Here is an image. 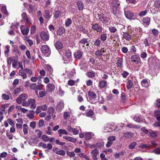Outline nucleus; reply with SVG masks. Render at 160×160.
Returning a JSON list of instances; mask_svg holds the SVG:
<instances>
[{
	"instance_id": "f257e3e1",
	"label": "nucleus",
	"mask_w": 160,
	"mask_h": 160,
	"mask_svg": "<svg viewBox=\"0 0 160 160\" xmlns=\"http://www.w3.org/2000/svg\"><path fill=\"white\" fill-rule=\"evenodd\" d=\"M119 3L118 0H113L111 3V7L112 8V12L113 14L116 16H118L119 13L118 9L119 8Z\"/></svg>"
},
{
	"instance_id": "f03ea898",
	"label": "nucleus",
	"mask_w": 160,
	"mask_h": 160,
	"mask_svg": "<svg viewBox=\"0 0 160 160\" xmlns=\"http://www.w3.org/2000/svg\"><path fill=\"white\" fill-rule=\"evenodd\" d=\"M32 71L31 69L28 68H26L23 69H21L19 70V75L22 76L23 79L27 78V73H28L29 75H31L32 74Z\"/></svg>"
},
{
	"instance_id": "7ed1b4c3",
	"label": "nucleus",
	"mask_w": 160,
	"mask_h": 160,
	"mask_svg": "<svg viewBox=\"0 0 160 160\" xmlns=\"http://www.w3.org/2000/svg\"><path fill=\"white\" fill-rule=\"evenodd\" d=\"M94 136V134L91 132H88L86 133H82L81 131V138H83L85 137L86 140H89L93 138Z\"/></svg>"
},
{
	"instance_id": "20e7f679",
	"label": "nucleus",
	"mask_w": 160,
	"mask_h": 160,
	"mask_svg": "<svg viewBox=\"0 0 160 160\" xmlns=\"http://www.w3.org/2000/svg\"><path fill=\"white\" fill-rule=\"evenodd\" d=\"M42 52L46 57H48L50 54V51L47 45H43L41 48Z\"/></svg>"
},
{
	"instance_id": "39448f33",
	"label": "nucleus",
	"mask_w": 160,
	"mask_h": 160,
	"mask_svg": "<svg viewBox=\"0 0 160 160\" xmlns=\"http://www.w3.org/2000/svg\"><path fill=\"white\" fill-rule=\"evenodd\" d=\"M88 94L90 97L89 99L90 100V102L92 103H96L98 101L96 99V94L93 92L89 91L88 92Z\"/></svg>"
},
{
	"instance_id": "423d86ee",
	"label": "nucleus",
	"mask_w": 160,
	"mask_h": 160,
	"mask_svg": "<svg viewBox=\"0 0 160 160\" xmlns=\"http://www.w3.org/2000/svg\"><path fill=\"white\" fill-rule=\"evenodd\" d=\"M131 61L135 62L136 64L140 65L142 62L139 57L137 55H133L131 57Z\"/></svg>"
},
{
	"instance_id": "0eeeda50",
	"label": "nucleus",
	"mask_w": 160,
	"mask_h": 160,
	"mask_svg": "<svg viewBox=\"0 0 160 160\" xmlns=\"http://www.w3.org/2000/svg\"><path fill=\"white\" fill-rule=\"evenodd\" d=\"M92 28L94 31H96L97 32L101 33L102 32V28L101 26H99L97 23L92 24Z\"/></svg>"
},
{
	"instance_id": "6e6552de",
	"label": "nucleus",
	"mask_w": 160,
	"mask_h": 160,
	"mask_svg": "<svg viewBox=\"0 0 160 160\" xmlns=\"http://www.w3.org/2000/svg\"><path fill=\"white\" fill-rule=\"evenodd\" d=\"M27 98V95L25 93L20 94L16 99L17 102L20 104L22 102H24Z\"/></svg>"
},
{
	"instance_id": "1a4fd4ad",
	"label": "nucleus",
	"mask_w": 160,
	"mask_h": 160,
	"mask_svg": "<svg viewBox=\"0 0 160 160\" xmlns=\"http://www.w3.org/2000/svg\"><path fill=\"white\" fill-rule=\"evenodd\" d=\"M56 110L58 112L62 111L64 108V103L63 101H60L57 102L56 105Z\"/></svg>"
},
{
	"instance_id": "9d476101",
	"label": "nucleus",
	"mask_w": 160,
	"mask_h": 160,
	"mask_svg": "<svg viewBox=\"0 0 160 160\" xmlns=\"http://www.w3.org/2000/svg\"><path fill=\"white\" fill-rule=\"evenodd\" d=\"M52 151L53 152L55 153L56 154L62 156H64L65 154V152L64 150H59L57 148H53Z\"/></svg>"
},
{
	"instance_id": "9b49d317",
	"label": "nucleus",
	"mask_w": 160,
	"mask_h": 160,
	"mask_svg": "<svg viewBox=\"0 0 160 160\" xmlns=\"http://www.w3.org/2000/svg\"><path fill=\"white\" fill-rule=\"evenodd\" d=\"M155 115L157 116V119L159 122H156L153 124L155 127H158L160 126V111H156L155 112Z\"/></svg>"
},
{
	"instance_id": "f8f14e48",
	"label": "nucleus",
	"mask_w": 160,
	"mask_h": 160,
	"mask_svg": "<svg viewBox=\"0 0 160 160\" xmlns=\"http://www.w3.org/2000/svg\"><path fill=\"white\" fill-rule=\"evenodd\" d=\"M116 139L115 136H110L108 138V141L106 144L107 147H110L113 143V141H114Z\"/></svg>"
},
{
	"instance_id": "ddd939ff",
	"label": "nucleus",
	"mask_w": 160,
	"mask_h": 160,
	"mask_svg": "<svg viewBox=\"0 0 160 160\" xmlns=\"http://www.w3.org/2000/svg\"><path fill=\"white\" fill-rule=\"evenodd\" d=\"M29 106H30L31 109H34L36 107V105L35 103V100L34 99L29 98L28 100Z\"/></svg>"
},
{
	"instance_id": "4468645a",
	"label": "nucleus",
	"mask_w": 160,
	"mask_h": 160,
	"mask_svg": "<svg viewBox=\"0 0 160 160\" xmlns=\"http://www.w3.org/2000/svg\"><path fill=\"white\" fill-rule=\"evenodd\" d=\"M21 32L22 34L24 35H27L28 33L29 28L28 27L24 28L23 26H21L20 27Z\"/></svg>"
},
{
	"instance_id": "2eb2a0df",
	"label": "nucleus",
	"mask_w": 160,
	"mask_h": 160,
	"mask_svg": "<svg viewBox=\"0 0 160 160\" xmlns=\"http://www.w3.org/2000/svg\"><path fill=\"white\" fill-rule=\"evenodd\" d=\"M40 37L43 40L47 41L48 40L49 36L46 32H41L40 34Z\"/></svg>"
},
{
	"instance_id": "dca6fc26",
	"label": "nucleus",
	"mask_w": 160,
	"mask_h": 160,
	"mask_svg": "<svg viewBox=\"0 0 160 160\" xmlns=\"http://www.w3.org/2000/svg\"><path fill=\"white\" fill-rule=\"evenodd\" d=\"M43 17L46 20H48L51 18L52 14H51L50 12L48 10H45L43 14Z\"/></svg>"
},
{
	"instance_id": "f3484780",
	"label": "nucleus",
	"mask_w": 160,
	"mask_h": 160,
	"mask_svg": "<svg viewBox=\"0 0 160 160\" xmlns=\"http://www.w3.org/2000/svg\"><path fill=\"white\" fill-rule=\"evenodd\" d=\"M122 36L124 39L127 41H130L131 39V35H130L128 32H123Z\"/></svg>"
},
{
	"instance_id": "a211bd4d",
	"label": "nucleus",
	"mask_w": 160,
	"mask_h": 160,
	"mask_svg": "<svg viewBox=\"0 0 160 160\" xmlns=\"http://www.w3.org/2000/svg\"><path fill=\"white\" fill-rule=\"evenodd\" d=\"M124 13L126 17L128 19H131L134 15V13L130 11H125Z\"/></svg>"
},
{
	"instance_id": "6ab92c4d",
	"label": "nucleus",
	"mask_w": 160,
	"mask_h": 160,
	"mask_svg": "<svg viewBox=\"0 0 160 160\" xmlns=\"http://www.w3.org/2000/svg\"><path fill=\"white\" fill-rule=\"evenodd\" d=\"M22 17L24 22L26 23H30V22L29 20L28 16L26 12H23L22 14Z\"/></svg>"
},
{
	"instance_id": "aec40b11",
	"label": "nucleus",
	"mask_w": 160,
	"mask_h": 160,
	"mask_svg": "<svg viewBox=\"0 0 160 160\" xmlns=\"http://www.w3.org/2000/svg\"><path fill=\"white\" fill-rule=\"evenodd\" d=\"M55 88L54 85L52 84L49 83L47 86V89L48 92L53 91L55 89Z\"/></svg>"
},
{
	"instance_id": "412c9836",
	"label": "nucleus",
	"mask_w": 160,
	"mask_h": 160,
	"mask_svg": "<svg viewBox=\"0 0 160 160\" xmlns=\"http://www.w3.org/2000/svg\"><path fill=\"white\" fill-rule=\"evenodd\" d=\"M113 129L110 125L108 124L105 125L104 127V131L105 132H111L112 131Z\"/></svg>"
},
{
	"instance_id": "4be33fe9",
	"label": "nucleus",
	"mask_w": 160,
	"mask_h": 160,
	"mask_svg": "<svg viewBox=\"0 0 160 160\" xmlns=\"http://www.w3.org/2000/svg\"><path fill=\"white\" fill-rule=\"evenodd\" d=\"M149 80L146 79H143L141 82L142 85L144 87H147L149 85Z\"/></svg>"
},
{
	"instance_id": "5701e85b",
	"label": "nucleus",
	"mask_w": 160,
	"mask_h": 160,
	"mask_svg": "<svg viewBox=\"0 0 160 160\" xmlns=\"http://www.w3.org/2000/svg\"><path fill=\"white\" fill-rule=\"evenodd\" d=\"M63 139L72 142L74 143L76 141V139L70 137L63 136Z\"/></svg>"
},
{
	"instance_id": "b1692460",
	"label": "nucleus",
	"mask_w": 160,
	"mask_h": 160,
	"mask_svg": "<svg viewBox=\"0 0 160 160\" xmlns=\"http://www.w3.org/2000/svg\"><path fill=\"white\" fill-rule=\"evenodd\" d=\"M65 32V29L63 27H60L57 31V33L58 35L61 36Z\"/></svg>"
},
{
	"instance_id": "393cba45",
	"label": "nucleus",
	"mask_w": 160,
	"mask_h": 160,
	"mask_svg": "<svg viewBox=\"0 0 160 160\" xmlns=\"http://www.w3.org/2000/svg\"><path fill=\"white\" fill-rule=\"evenodd\" d=\"M133 120L136 122H143L141 117L138 115H136L133 118Z\"/></svg>"
},
{
	"instance_id": "a878e982",
	"label": "nucleus",
	"mask_w": 160,
	"mask_h": 160,
	"mask_svg": "<svg viewBox=\"0 0 160 160\" xmlns=\"http://www.w3.org/2000/svg\"><path fill=\"white\" fill-rule=\"evenodd\" d=\"M142 22L143 23L148 25L150 22V19L149 17H146L143 18Z\"/></svg>"
},
{
	"instance_id": "bb28decb",
	"label": "nucleus",
	"mask_w": 160,
	"mask_h": 160,
	"mask_svg": "<svg viewBox=\"0 0 160 160\" xmlns=\"http://www.w3.org/2000/svg\"><path fill=\"white\" fill-rule=\"evenodd\" d=\"M127 88L128 89H131L133 85V82L131 80H129L126 83Z\"/></svg>"
},
{
	"instance_id": "cd10ccee",
	"label": "nucleus",
	"mask_w": 160,
	"mask_h": 160,
	"mask_svg": "<svg viewBox=\"0 0 160 160\" xmlns=\"http://www.w3.org/2000/svg\"><path fill=\"white\" fill-rule=\"evenodd\" d=\"M123 136L124 137L131 138L133 136V133L130 132H127L125 133Z\"/></svg>"
},
{
	"instance_id": "c85d7f7f",
	"label": "nucleus",
	"mask_w": 160,
	"mask_h": 160,
	"mask_svg": "<svg viewBox=\"0 0 160 160\" xmlns=\"http://www.w3.org/2000/svg\"><path fill=\"white\" fill-rule=\"evenodd\" d=\"M75 74L76 72L75 69H72L68 74V76L70 78H72Z\"/></svg>"
},
{
	"instance_id": "c756f323",
	"label": "nucleus",
	"mask_w": 160,
	"mask_h": 160,
	"mask_svg": "<svg viewBox=\"0 0 160 160\" xmlns=\"http://www.w3.org/2000/svg\"><path fill=\"white\" fill-rule=\"evenodd\" d=\"M28 127L27 125L24 124L23 125V131L25 134H27L28 133Z\"/></svg>"
},
{
	"instance_id": "7c9ffc66",
	"label": "nucleus",
	"mask_w": 160,
	"mask_h": 160,
	"mask_svg": "<svg viewBox=\"0 0 160 160\" xmlns=\"http://www.w3.org/2000/svg\"><path fill=\"white\" fill-rule=\"evenodd\" d=\"M55 46L56 48L61 49L62 48V44L61 42L57 41L55 43Z\"/></svg>"
},
{
	"instance_id": "2f4dec72",
	"label": "nucleus",
	"mask_w": 160,
	"mask_h": 160,
	"mask_svg": "<svg viewBox=\"0 0 160 160\" xmlns=\"http://www.w3.org/2000/svg\"><path fill=\"white\" fill-rule=\"evenodd\" d=\"M107 84V82L105 81H102L99 82V85L100 88H103L106 86Z\"/></svg>"
},
{
	"instance_id": "473e14b6",
	"label": "nucleus",
	"mask_w": 160,
	"mask_h": 160,
	"mask_svg": "<svg viewBox=\"0 0 160 160\" xmlns=\"http://www.w3.org/2000/svg\"><path fill=\"white\" fill-rule=\"evenodd\" d=\"M104 51H102L101 50H98L95 52V55L97 57H101L102 55V52H104Z\"/></svg>"
},
{
	"instance_id": "72a5a7b5",
	"label": "nucleus",
	"mask_w": 160,
	"mask_h": 160,
	"mask_svg": "<svg viewBox=\"0 0 160 160\" xmlns=\"http://www.w3.org/2000/svg\"><path fill=\"white\" fill-rule=\"evenodd\" d=\"M30 113L28 114L27 116L28 118H29L30 119H32L34 117V114L35 112L33 110H30Z\"/></svg>"
},
{
	"instance_id": "f704fd0d",
	"label": "nucleus",
	"mask_w": 160,
	"mask_h": 160,
	"mask_svg": "<svg viewBox=\"0 0 160 160\" xmlns=\"http://www.w3.org/2000/svg\"><path fill=\"white\" fill-rule=\"evenodd\" d=\"M123 60L122 58H119L117 61V64L118 66L120 68H122L123 66Z\"/></svg>"
},
{
	"instance_id": "c9c22d12",
	"label": "nucleus",
	"mask_w": 160,
	"mask_h": 160,
	"mask_svg": "<svg viewBox=\"0 0 160 160\" xmlns=\"http://www.w3.org/2000/svg\"><path fill=\"white\" fill-rule=\"evenodd\" d=\"M81 159L82 160H90L86 154L82 153H81Z\"/></svg>"
},
{
	"instance_id": "e433bc0d",
	"label": "nucleus",
	"mask_w": 160,
	"mask_h": 160,
	"mask_svg": "<svg viewBox=\"0 0 160 160\" xmlns=\"http://www.w3.org/2000/svg\"><path fill=\"white\" fill-rule=\"evenodd\" d=\"M88 41L87 39L84 38L82 39L81 41V46L83 47H84V46L83 44H86V46H87L88 43Z\"/></svg>"
},
{
	"instance_id": "4c0bfd02",
	"label": "nucleus",
	"mask_w": 160,
	"mask_h": 160,
	"mask_svg": "<svg viewBox=\"0 0 160 160\" xmlns=\"http://www.w3.org/2000/svg\"><path fill=\"white\" fill-rule=\"evenodd\" d=\"M45 69L48 71L50 73H51L52 71V69L51 66L49 65H45Z\"/></svg>"
},
{
	"instance_id": "58836bf2",
	"label": "nucleus",
	"mask_w": 160,
	"mask_h": 160,
	"mask_svg": "<svg viewBox=\"0 0 160 160\" xmlns=\"http://www.w3.org/2000/svg\"><path fill=\"white\" fill-rule=\"evenodd\" d=\"M1 10L2 12L5 15L8 14V12L7 10L6 7L5 6H3L1 7Z\"/></svg>"
},
{
	"instance_id": "ea45409f",
	"label": "nucleus",
	"mask_w": 160,
	"mask_h": 160,
	"mask_svg": "<svg viewBox=\"0 0 160 160\" xmlns=\"http://www.w3.org/2000/svg\"><path fill=\"white\" fill-rule=\"evenodd\" d=\"M58 132L59 134H64L67 135L68 134L67 132L64 129H60L58 130Z\"/></svg>"
},
{
	"instance_id": "a19ab883",
	"label": "nucleus",
	"mask_w": 160,
	"mask_h": 160,
	"mask_svg": "<svg viewBox=\"0 0 160 160\" xmlns=\"http://www.w3.org/2000/svg\"><path fill=\"white\" fill-rule=\"evenodd\" d=\"M23 90V87L22 86H20L19 88L15 89V92L16 93H19Z\"/></svg>"
},
{
	"instance_id": "79ce46f5",
	"label": "nucleus",
	"mask_w": 160,
	"mask_h": 160,
	"mask_svg": "<svg viewBox=\"0 0 160 160\" xmlns=\"http://www.w3.org/2000/svg\"><path fill=\"white\" fill-rule=\"evenodd\" d=\"M65 55L68 58L71 57V52L69 50H66L65 52Z\"/></svg>"
},
{
	"instance_id": "37998d69",
	"label": "nucleus",
	"mask_w": 160,
	"mask_h": 160,
	"mask_svg": "<svg viewBox=\"0 0 160 160\" xmlns=\"http://www.w3.org/2000/svg\"><path fill=\"white\" fill-rule=\"evenodd\" d=\"M72 23V21L70 18H68L65 22V26L66 27L69 26Z\"/></svg>"
},
{
	"instance_id": "c03bdc74",
	"label": "nucleus",
	"mask_w": 160,
	"mask_h": 160,
	"mask_svg": "<svg viewBox=\"0 0 160 160\" xmlns=\"http://www.w3.org/2000/svg\"><path fill=\"white\" fill-rule=\"evenodd\" d=\"M158 134L156 131H152L150 133V135L152 138H155L158 136Z\"/></svg>"
},
{
	"instance_id": "a18cd8bd",
	"label": "nucleus",
	"mask_w": 160,
	"mask_h": 160,
	"mask_svg": "<svg viewBox=\"0 0 160 160\" xmlns=\"http://www.w3.org/2000/svg\"><path fill=\"white\" fill-rule=\"evenodd\" d=\"M91 153L92 155L97 156L98 153V150L97 149H95L92 151Z\"/></svg>"
},
{
	"instance_id": "49530a36",
	"label": "nucleus",
	"mask_w": 160,
	"mask_h": 160,
	"mask_svg": "<svg viewBox=\"0 0 160 160\" xmlns=\"http://www.w3.org/2000/svg\"><path fill=\"white\" fill-rule=\"evenodd\" d=\"M75 57L77 59L80 58V51L79 50H78L76 52H75L74 54Z\"/></svg>"
},
{
	"instance_id": "de8ad7c7",
	"label": "nucleus",
	"mask_w": 160,
	"mask_h": 160,
	"mask_svg": "<svg viewBox=\"0 0 160 160\" xmlns=\"http://www.w3.org/2000/svg\"><path fill=\"white\" fill-rule=\"evenodd\" d=\"M137 144L136 142H133L131 143L128 146L129 148L130 149H133L135 148V146Z\"/></svg>"
},
{
	"instance_id": "09e8293b",
	"label": "nucleus",
	"mask_w": 160,
	"mask_h": 160,
	"mask_svg": "<svg viewBox=\"0 0 160 160\" xmlns=\"http://www.w3.org/2000/svg\"><path fill=\"white\" fill-rule=\"evenodd\" d=\"M61 14L60 11L56 10L55 12L54 13V17L55 18H57Z\"/></svg>"
},
{
	"instance_id": "8fccbe9b",
	"label": "nucleus",
	"mask_w": 160,
	"mask_h": 160,
	"mask_svg": "<svg viewBox=\"0 0 160 160\" xmlns=\"http://www.w3.org/2000/svg\"><path fill=\"white\" fill-rule=\"evenodd\" d=\"M86 115L88 117H92L94 114L93 111L92 110H89L86 113Z\"/></svg>"
},
{
	"instance_id": "3c124183",
	"label": "nucleus",
	"mask_w": 160,
	"mask_h": 160,
	"mask_svg": "<svg viewBox=\"0 0 160 160\" xmlns=\"http://www.w3.org/2000/svg\"><path fill=\"white\" fill-rule=\"evenodd\" d=\"M6 136L9 140H11L13 138V135L11 132H7Z\"/></svg>"
},
{
	"instance_id": "603ef678",
	"label": "nucleus",
	"mask_w": 160,
	"mask_h": 160,
	"mask_svg": "<svg viewBox=\"0 0 160 160\" xmlns=\"http://www.w3.org/2000/svg\"><path fill=\"white\" fill-rule=\"evenodd\" d=\"M107 38V35L106 34H103L100 36V38L102 40L104 41H105Z\"/></svg>"
},
{
	"instance_id": "864d4df0",
	"label": "nucleus",
	"mask_w": 160,
	"mask_h": 160,
	"mask_svg": "<svg viewBox=\"0 0 160 160\" xmlns=\"http://www.w3.org/2000/svg\"><path fill=\"white\" fill-rule=\"evenodd\" d=\"M30 88L31 89L36 90L37 88V84L35 83L32 84L30 85Z\"/></svg>"
},
{
	"instance_id": "5fc2aeb1",
	"label": "nucleus",
	"mask_w": 160,
	"mask_h": 160,
	"mask_svg": "<svg viewBox=\"0 0 160 160\" xmlns=\"http://www.w3.org/2000/svg\"><path fill=\"white\" fill-rule=\"evenodd\" d=\"M109 30L112 33H114L117 30L115 27L112 26H111L109 28Z\"/></svg>"
},
{
	"instance_id": "6e6d98bb",
	"label": "nucleus",
	"mask_w": 160,
	"mask_h": 160,
	"mask_svg": "<svg viewBox=\"0 0 160 160\" xmlns=\"http://www.w3.org/2000/svg\"><path fill=\"white\" fill-rule=\"evenodd\" d=\"M155 62L156 63V64L155 65V67L158 68H160V60H155Z\"/></svg>"
},
{
	"instance_id": "4d7b16f0",
	"label": "nucleus",
	"mask_w": 160,
	"mask_h": 160,
	"mask_svg": "<svg viewBox=\"0 0 160 160\" xmlns=\"http://www.w3.org/2000/svg\"><path fill=\"white\" fill-rule=\"evenodd\" d=\"M70 115L69 113L68 112H64L63 114V118L66 120L68 118Z\"/></svg>"
},
{
	"instance_id": "13d9d810",
	"label": "nucleus",
	"mask_w": 160,
	"mask_h": 160,
	"mask_svg": "<svg viewBox=\"0 0 160 160\" xmlns=\"http://www.w3.org/2000/svg\"><path fill=\"white\" fill-rule=\"evenodd\" d=\"M95 75V73L94 72L91 71L88 72V76L89 77L92 78L94 77Z\"/></svg>"
},
{
	"instance_id": "bf43d9fd",
	"label": "nucleus",
	"mask_w": 160,
	"mask_h": 160,
	"mask_svg": "<svg viewBox=\"0 0 160 160\" xmlns=\"http://www.w3.org/2000/svg\"><path fill=\"white\" fill-rule=\"evenodd\" d=\"M42 139L45 142H47L49 140V137L46 135H43L42 137Z\"/></svg>"
},
{
	"instance_id": "052dcab7",
	"label": "nucleus",
	"mask_w": 160,
	"mask_h": 160,
	"mask_svg": "<svg viewBox=\"0 0 160 160\" xmlns=\"http://www.w3.org/2000/svg\"><path fill=\"white\" fill-rule=\"evenodd\" d=\"M84 144L85 146L87 147H89L91 148H92L94 147V145L92 144H89L86 143L85 141H84Z\"/></svg>"
},
{
	"instance_id": "680f3d73",
	"label": "nucleus",
	"mask_w": 160,
	"mask_h": 160,
	"mask_svg": "<svg viewBox=\"0 0 160 160\" xmlns=\"http://www.w3.org/2000/svg\"><path fill=\"white\" fill-rule=\"evenodd\" d=\"M148 12L147 10H145L144 11L141 12L139 14V15L140 16H143L146 14Z\"/></svg>"
},
{
	"instance_id": "e2e57ef3",
	"label": "nucleus",
	"mask_w": 160,
	"mask_h": 160,
	"mask_svg": "<svg viewBox=\"0 0 160 160\" xmlns=\"http://www.w3.org/2000/svg\"><path fill=\"white\" fill-rule=\"evenodd\" d=\"M101 44V41L99 39H97L94 42V45L97 46H99Z\"/></svg>"
},
{
	"instance_id": "0e129e2a",
	"label": "nucleus",
	"mask_w": 160,
	"mask_h": 160,
	"mask_svg": "<svg viewBox=\"0 0 160 160\" xmlns=\"http://www.w3.org/2000/svg\"><path fill=\"white\" fill-rule=\"evenodd\" d=\"M8 122L9 124L12 126H14L15 125V123L11 119H8Z\"/></svg>"
},
{
	"instance_id": "69168bd1",
	"label": "nucleus",
	"mask_w": 160,
	"mask_h": 160,
	"mask_svg": "<svg viewBox=\"0 0 160 160\" xmlns=\"http://www.w3.org/2000/svg\"><path fill=\"white\" fill-rule=\"evenodd\" d=\"M129 73L127 71H123L122 75L123 78H126L129 75Z\"/></svg>"
},
{
	"instance_id": "338daca9",
	"label": "nucleus",
	"mask_w": 160,
	"mask_h": 160,
	"mask_svg": "<svg viewBox=\"0 0 160 160\" xmlns=\"http://www.w3.org/2000/svg\"><path fill=\"white\" fill-rule=\"evenodd\" d=\"M154 5L157 8H159L160 7V1L158 0L155 2Z\"/></svg>"
},
{
	"instance_id": "774afa93",
	"label": "nucleus",
	"mask_w": 160,
	"mask_h": 160,
	"mask_svg": "<svg viewBox=\"0 0 160 160\" xmlns=\"http://www.w3.org/2000/svg\"><path fill=\"white\" fill-rule=\"evenodd\" d=\"M153 152L156 154H160V148H156L154 151H153Z\"/></svg>"
}]
</instances>
